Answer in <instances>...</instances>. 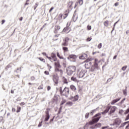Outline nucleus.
Listing matches in <instances>:
<instances>
[{"mask_svg": "<svg viewBox=\"0 0 129 129\" xmlns=\"http://www.w3.org/2000/svg\"><path fill=\"white\" fill-rule=\"evenodd\" d=\"M45 118L44 119V121H48L49 119L50 118V115L49 114V111H47L45 112Z\"/></svg>", "mask_w": 129, "mask_h": 129, "instance_id": "obj_12", "label": "nucleus"}, {"mask_svg": "<svg viewBox=\"0 0 129 129\" xmlns=\"http://www.w3.org/2000/svg\"><path fill=\"white\" fill-rule=\"evenodd\" d=\"M55 65V68H61V65L60 64V62H59V61L57 60V61H55L54 62Z\"/></svg>", "mask_w": 129, "mask_h": 129, "instance_id": "obj_18", "label": "nucleus"}, {"mask_svg": "<svg viewBox=\"0 0 129 129\" xmlns=\"http://www.w3.org/2000/svg\"><path fill=\"white\" fill-rule=\"evenodd\" d=\"M62 47V50L63 51V54L67 53V52H69V49L67 47V46H61Z\"/></svg>", "mask_w": 129, "mask_h": 129, "instance_id": "obj_16", "label": "nucleus"}, {"mask_svg": "<svg viewBox=\"0 0 129 129\" xmlns=\"http://www.w3.org/2000/svg\"><path fill=\"white\" fill-rule=\"evenodd\" d=\"M76 75H77L74 74L73 76L71 78V80L76 82V81H77V78H76Z\"/></svg>", "mask_w": 129, "mask_h": 129, "instance_id": "obj_23", "label": "nucleus"}, {"mask_svg": "<svg viewBox=\"0 0 129 129\" xmlns=\"http://www.w3.org/2000/svg\"><path fill=\"white\" fill-rule=\"evenodd\" d=\"M58 38L59 37V34L58 35H55L54 36V38L53 39V41H57L58 40V38H56V39H55V38Z\"/></svg>", "mask_w": 129, "mask_h": 129, "instance_id": "obj_37", "label": "nucleus"}, {"mask_svg": "<svg viewBox=\"0 0 129 129\" xmlns=\"http://www.w3.org/2000/svg\"><path fill=\"white\" fill-rule=\"evenodd\" d=\"M43 87H44V86L43 85V84H41V85H40L38 87V89H39V90H40V89H43Z\"/></svg>", "mask_w": 129, "mask_h": 129, "instance_id": "obj_41", "label": "nucleus"}, {"mask_svg": "<svg viewBox=\"0 0 129 129\" xmlns=\"http://www.w3.org/2000/svg\"><path fill=\"white\" fill-rule=\"evenodd\" d=\"M42 54L43 55V56H45V57H46V58H47V57H49L48 56V55H47V53H46V52H42Z\"/></svg>", "mask_w": 129, "mask_h": 129, "instance_id": "obj_50", "label": "nucleus"}, {"mask_svg": "<svg viewBox=\"0 0 129 129\" xmlns=\"http://www.w3.org/2000/svg\"><path fill=\"white\" fill-rule=\"evenodd\" d=\"M76 71V67L74 66H70L67 68V73L68 75H72L74 72Z\"/></svg>", "mask_w": 129, "mask_h": 129, "instance_id": "obj_3", "label": "nucleus"}, {"mask_svg": "<svg viewBox=\"0 0 129 129\" xmlns=\"http://www.w3.org/2000/svg\"><path fill=\"white\" fill-rule=\"evenodd\" d=\"M56 55L57 56V57L59 58V59H64V57H63V56L60 55V53H59V52H57Z\"/></svg>", "mask_w": 129, "mask_h": 129, "instance_id": "obj_29", "label": "nucleus"}, {"mask_svg": "<svg viewBox=\"0 0 129 129\" xmlns=\"http://www.w3.org/2000/svg\"><path fill=\"white\" fill-rule=\"evenodd\" d=\"M117 109V108L115 106H107L106 109L103 112L101 113H98L94 115L92 120L86 124V126H88L89 124L90 125H92V124H94V123L98 122V120H99L101 117L100 115H101V114H105L107 113V112L109 111V109H110L109 114H112V113H114V112H115V110H116Z\"/></svg>", "mask_w": 129, "mask_h": 129, "instance_id": "obj_1", "label": "nucleus"}, {"mask_svg": "<svg viewBox=\"0 0 129 129\" xmlns=\"http://www.w3.org/2000/svg\"><path fill=\"white\" fill-rule=\"evenodd\" d=\"M128 122H129V121H127V122H125L123 123L120 125V127H123V126H124L125 125V124H126V123H128Z\"/></svg>", "mask_w": 129, "mask_h": 129, "instance_id": "obj_36", "label": "nucleus"}, {"mask_svg": "<svg viewBox=\"0 0 129 129\" xmlns=\"http://www.w3.org/2000/svg\"><path fill=\"white\" fill-rule=\"evenodd\" d=\"M79 98V96H78V95L75 96L74 97L73 101H77Z\"/></svg>", "mask_w": 129, "mask_h": 129, "instance_id": "obj_28", "label": "nucleus"}, {"mask_svg": "<svg viewBox=\"0 0 129 129\" xmlns=\"http://www.w3.org/2000/svg\"><path fill=\"white\" fill-rule=\"evenodd\" d=\"M129 119V114L126 116L125 120H128Z\"/></svg>", "mask_w": 129, "mask_h": 129, "instance_id": "obj_55", "label": "nucleus"}, {"mask_svg": "<svg viewBox=\"0 0 129 129\" xmlns=\"http://www.w3.org/2000/svg\"><path fill=\"white\" fill-rule=\"evenodd\" d=\"M59 92L61 95L63 96H67L69 94L70 90L69 88L65 87L63 90H62V87L59 88Z\"/></svg>", "mask_w": 129, "mask_h": 129, "instance_id": "obj_4", "label": "nucleus"}, {"mask_svg": "<svg viewBox=\"0 0 129 129\" xmlns=\"http://www.w3.org/2000/svg\"><path fill=\"white\" fill-rule=\"evenodd\" d=\"M21 107L18 106V107H17V109L16 112H17V113L20 112L21 111Z\"/></svg>", "mask_w": 129, "mask_h": 129, "instance_id": "obj_40", "label": "nucleus"}, {"mask_svg": "<svg viewBox=\"0 0 129 129\" xmlns=\"http://www.w3.org/2000/svg\"><path fill=\"white\" fill-rule=\"evenodd\" d=\"M38 59H39V60H40L42 62H43L44 63H45V62H46V60L43 57H39Z\"/></svg>", "mask_w": 129, "mask_h": 129, "instance_id": "obj_33", "label": "nucleus"}, {"mask_svg": "<svg viewBox=\"0 0 129 129\" xmlns=\"http://www.w3.org/2000/svg\"><path fill=\"white\" fill-rule=\"evenodd\" d=\"M44 74H45V75H49V74H50V73H49V72L45 71L44 72Z\"/></svg>", "mask_w": 129, "mask_h": 129, "instance_id": "obj_54", "label": "nucleus"}, {"mask_svg": "<svg viewBox=\"0 0 129 129\" xmlns=\"http://www.w3.org/2000/svg\"><path fill=\"white\" fill-rule=\"evenodd\" d=\"M42 123H43V121H41V122H40L38 125V127H41V126H42Z\"/></svg>", "mask_w": 129, "mask_h": 129, "instance_id": "obj_42", "label": "nucleus"}, {"mask_svg": "<svg viewBox=\"0 0 129 129\" xmlns=\"http://www.w3.org/2000/svg\"><path fill=\"white\" fill-rule=\"evenodd\" d=\"M54 9V7H51L50 9V10H49V13H51V12H52V11H53V9Z\"/></svg>", "mask_w": 129, "mask_h": 129, "instance_id": "obj_56", "label": "nucleus"}, {"mask_svg": "<svg viewBox=\"0 0 129 129\" xmlns=\"http://www.w3.org/2000/svg\"><path fill=\"white\" fill-rule=\"evenodd\" d=\"M70 25H71V22H68L67 24V27L69 28V27H70Z\"/></svg>", "mask_w": 129, "mask_h": 129, "instance_id": "obj_46", "label": "nucleus"}, {"mask_svg": "<svg viewBox=\"0 0 129 129\" xmlns=\"http://www.w3.org/2000/svg\"><path fill=\"white\" fill-rule=\"evenodd\" d=\"M85 73H86V71L82 68H79L78 70V75H79V78H83L85 75Z\"/></svg>", "mask_w": 129, "mask_h": 129, "instance_id": "obj_6", "label": "nucleus"}, {"mask_svg": "<svg viewBox=\"0 0 129 129\" xmlns=\"http://www.w3.org/2000/svg\"><path fill=\"white\" fill-rule=\"evenodd\" d=\"M66 105H69V106H72V105H73V103H72V102H68Z\"/></svg>", "mask_w": 129, "mask_h": 129, "instance_id": "obj_32", "label": "nucleus"}, {"mask_svg": "<svg viewBox=\"0 0 129 129\" xmlns=\"http://www.w3.org/2000/svg\"><path fill=\"white\" fill-rule=\"evenodd\" d=\"M47 67H48L49 71H51V69L52 68V67L51 66H50V64H47Z\"/></svg>", "mask_w": 129, "mask_h": 129, "instance_id": "obj_44", "label": "nucleus"}, {"mask_svg": "<svg viewBox=\"0 0 129 129\" xmlns=\"http://www.w3.org/2000/svg\"><path fill=\"white\" fill-rule=\"evenodd\" d=\"M92 40V38L91 37H88L86 41L87 42H90V40Z\"/></svg>", "mask_w": 129, "mask_h": 129, "instance_id": "obj_48", "label": "nucleus"}, {"mask_svg": "<svg viewBox=\"0 0 129 129\" xmlns=\"http://www.w3.org/2000/svg\"><path fill=\"white\" fill-rule=\"evenodd\" d=\"M91 29H92L91 25H88L87 26V30L88 31H90V30H91Z\"/></svg>", "mask_w": 129, "mask_h": 129, "instance_id": "obj_34", "label": "nucleus"}, {"mask_svg": "<svg viewBox=\"0 0 129 129\" xmlns=\"http://www.w3.org/2000/svg\"><path fill=\"white\" fill-rule=\"evenodd\" d=\"M69 41H70L69 37H65L63 39V42L61 43V46H68V45H69Z\"/></svg>", "mask_w": 129, "mask_h": 129, "instance_id": "obj_10", "label": "nucleus"}, {"mask_svg": "<svg viewBox=\"0 0 129 129\" xmlns=\"http://www.w3.org/2000/svg\"><path fill=\"white\" fill-rule=\"evenodd\" d=\"M88 117H89V113H87L85 114V118H87Z\"/></svg>", "mask_w": 129, "mask_h": 129, "instance_id": "obj_52", "label": "nucleus"}, {"mask_svg": "<svg viewBox=\"0 0 129 129\" xmlns=\"http://www.w3.org/2000/svg\"><path fill=\"white\" fill-rule=\"evenodd\" d=\"M12 111H14L15 112V111H16V109L15 108H13Z\"/></svg>", "mask_w": 129, "mask_h": 129, "instance_id": "obj_63", "label": "nucleus"}, {"mask_svg": "<svg viewBox=\"0 0 129 129\" xmlns=\"http://www.w3.org/2000/svg\"><path fill=\"white\" fill-rule=\"evenodd\" d=\"M53 99V100H54V101H58V97H57L56 96H54Z\"/></svg>", "mask_w": 129, "mask_h": 129, "instance_id": "obj_47", "label": "nucleus"}, {"mask_svg": "<svg viewBox=\"0 0 129 129\" xmlns=\"http://www.w3.org/2000/svg\"><path fill=\"white\" fill-rule=\"evenodd\" d=\"M99 63H100V60H98L97 58H95L93 64L92 65L90 70V71H91V72H93L94 71H95V70L99 69Z\"/></svg>", "mask_w": 129, "mask_h": 129, "instance_id": "obj_2", "label": "nucleus"}, {"mask_svg": "<svg viewBox=\"0 0 129 129\" xmlns=\"http://www.w3.org/2000/svg\"><path fill=\"white\" fill-rule=\"evenodd\" d=\"M102 47V44L101 43H99L98 45V49H101Z\"/></svg>", "mask_w": 129, "mask_h": 129, "instance_id": "obj_43", "label": "nucleus"}, {"mask_svg": "<svg viewBox=\"0 0 129 129\" xmlns=\"http://www.w3.org/2000/svg\"><path fill=\"white\" fill-rule=\"evenodd\" d=\"M103 24L105 27H108L109 25V21H108V20H106V21L104 22Z\"/></svg>", "mask_w": 129, "mask_h": 129, "instance_id": "obj_25", "label": "nucleus"}, {"mask_svg": "<svg viewBox=\"0 0 129 129\" xmlns=\"http://www.w3.org/2000/svg\"><path fill=\"white\" fill-rule=\"evenodd\" d=\"M93 58H90L86 59V62H87L85 64V67L86 69H89L91 67V64H92L90 61H92Z\"/></svg>", "mask_w": 129, "mask_h": 129, "instance_id": "obj_7", "label": "nucleus"}, {"mask_svg": "<svg viewBox=\"0 0 129 129\" xmlns=\"http://www.w3.org/2000/svg\"><path fill=\"white\" fill-rule=\"evenodd\" d=\"M73 5V2L71 1L68 3V7L69 9H71L72 8V6Z\"/></svg>", "mask_w": 129, "mask_h": 129, "instance_id": "obj_26", "label": "nucleus"}, {"mask_svg": "<svg viewBox=\"0 0 129 129\" xmlns=\"http://www.w3.org/2000/svg\"><path fill=\"white\" fill-rule=\"evenodd\" d=\"M19 20L21 21H23V17H20L19 18Z\"/></svg>", "mask_w": 129, "mask_h": 129, "instance_id": "obj_62", "label": "nucleus"}, {"mask_svg": "<svg viewBox=\"0 0 129 129\" xmlns=\"http://www.w3.org/2000/svg\"><path fill=\"white\" fill-rule=\"evenodd\" d=\"M76 58H77V56H76V55L74 54H70L68 57V60H70V61H72V62H75Z\"/></svg>", "mask_w": 129, "mask_h": 129, "instance_id": "obj_11", "label": "nucleus"}, {"mask_svg": "<svg viewBox=\"0 0 129 129\" xmlns=\"http://www.w3.org/2000/svg\"><path fill=\"white\" fill-rule=\"evenodd\" d=\"M87 58V54L84 53L80 56L79 58L81 59L82 60H84V59H86Z\"/></svg>", "mask_w": 129, "mask_h": 129, "instance_id": "obj_19", "label": "nucleus"}, {"mask_svg": "<svg viewBox=\"0 0 129 129\" xmlns=\"http://www.w3.org/2000/svg\"><path fill=\"white\" fill-rule=\"evenodd\" d=\"M123 93L124 95L126 96V95H127L126 88L125 90H123Z\"/></svg>", "mask_w": 129, "mask_h": 129, "instance_id": "obj_35", "label": "nucleus"}, {"mask_svg": "<svg viewBox=\"0 0 129 129\" xmlns=\"http://www.w3.org/2000/svg\"><path fill=\"white\" fill-rule=\"evenodd\" d=\"M68 30H69V27L67 26L66 27L64 28V29H63L62 33H66V32H67Z\"/></svg>", "mask_w": 129, "mask_h": 129, "instance_id": "obj_30", "label": "nucleus"}, {"mask_svg": "<svg viewBox=\"0 0 129 129\" xmlns=\"http://www.w3.org/2000/svg\"><path fill=\"white\" fill-rule=\"evenodd\" d=\"M67 101L66 100L62 99V101H61L60 106H61L63 105V104H64V103H66Z\"/></svg>", "mask_w": 129, "mask_h": 129, "instance_id": "obj_31", "label": "nucleus"}, {"mask_svg": "<svg viewBox=\"0 0 129 129\" xmlns=\"http://www.w3.org/2000/svg\"><path fill=\"white\" fill-rule=\"evenodd\" d=\"M52 80L55 85H58L59 83V77L57 75H52Z\"/></svg>", "mask_w": 129, "mask_h": 129, "instance_id": "obj_9", "label": "nucleus"}, {"mask_svg": "<svg viewBox=\"0 0 129 129\" xmlns=\"http://www.w3.org/2000/svg\"><path fill=\"white\" fill-rule=\"evenodd\" d=\"M20 105H25V102H22L21 103H20Z\"/></svg>", "mask_w": 129, "mask_h": 129, "instance_id": "obj_60", "label": "nucleus"}, {"mask_svg": "<svg viewBox=\"0 0 129 129\" xmlns=\"http://www.w3.org/2000/svg\"><path fill=\"white\" fill-rule=\"evenodd\" d=\"M120 100V98L113 100L111 102V104L112 105H113L115 103H116V102H118V101H119Z\"/></svg>", "mask_w": 129, "mask_h": 129, "instance_id": "obj_21", "label": "nucleus"}, {"mask_svg": "<svg viewBox=\"0 0 129 129\" xmlns=\"http://www.w3.org/2000/svg\"><path fill=\"white\" fill-rule=\"evenodd\" d=\"M63 18V14L62 13H60L58 16V21H61L62 19Z\"/></svg>", "mask_w": 129, "mask_h": 129, "instance_id": "obj_27", "label": "nucleus"}, {"mask_svg": "<svg viewBox=\"0 0 129 129\" xmlns=\"http://www.w3.org/2000/svg\"><path fill=\"white\" fill-rule=\"evenodd\" d=\"M107 126H104L102 127V129H105V128H107Z\"/></svg>", "mask_w": 129, "mask_h": 129, "instance_id": "obj_64", "label": "nucleus"}, {"mask_svg": "<svg viewBox=\"0 0 129 129\" xmlns=\"http://www.w3.org/2000/svg\"><path fill=\"white\" fill-rule=\"evenodd\" d=\"M95 126H97V127H100V126H101V123H98L95 125Z\"/></svg>", "mask_w": 129, "mask_h": 129, "instance_id": "obj_45", "label": "nucleus"}, {"mask_svg": "<svg viewBox=\"0 0 129 129\" xmlns=\"http://www.w3.org/2000/svg\"><path fill=\"white\" fill-rule=\"evenodd\" d=\"M78 4L80 6H82L83 5V0H78L75 5V9L78 6Z\"/></svg>", "mask_w": 129, "mask_h": 129, "instance_id": "obj_14", "label": "nucleus"}, {"mask_svg": "<svg viewBox=\"0 0 129 129\" xmlns=\"http://www.w3.org/2000/svg\"><path fill=\"white\" fill-rule=\"evenodd\" d=\"M118 5H119V3L118 2H117L114 4L115 7H117V6H118Z\"/></svg>", "mask_w": 129, "mask_h": 129, "instance_id": "obj_57", "label": "nucleus"}, {"mask_svg": "<svg viewBox=\"0 0 129 129\" xmlns=\"http://www.w3.org/2000/svg\"><path fill=\"white\" fill-rule=\"evenodd\" d=\"M62 106H61L60 107H59V111L57 113V114H60L61 113V111H62Z\"/></svg>", "mask_w": 129, "mask_h": 129, "instance_id": "obj_38", "label": "nucleus"}, {"mask_svg": "<svg viewBox=\"0 0 129 129\" xmlns=\"http://www.w3.org/2000/svg\"><path fill=\"white\" fill-rule=\"evenodd\" d=\"M30 80H31V81H34V80H35V77H34V76L31 77L30 78Z\"/></svg>", "mask_w": 129, "mask_h": 129, "instance_id": "obj_53", "label": "nucleus"}, {"mask_svg": "<svg viewBox=\"0 0 129 129\" xmlns=\"http://www.w3.org/2000/svg\"><path fill=\"white\" fill-rule=\"evenodd\" d=\"M38 6H39V4H35V6H34V10H36V9H37V8L38 7Z\"/></svg>", "mask_w": 129, "mask_h": 129, "instance_id": "obj_49", "label": "nucleus"}, {"mask_svg": "<svg viewBox=\"0 0 129 129\" xmlns=\"http://www.w3.org/2000/svg\"><path fill=\"white\" fill-rule=\"evenodd\" d=\"M77 19H78V16L76 15V14L74 13L72 18L73 22H76V21H77Z\"/></svg>", "mask_w": 129, "mask_h": 129, "instance_id": "obj_20", "label": "nucleus"}, {"mask_svg": "<svg viewBox=\"0 0 129 129\" xmlns=\"http://www.w3.org/2000/svg\"><path fill=\"white\" fill-rule=\"evenodd\" d=\"M5 22H6V21L5 20H3L2 21V25H3V24H5Z\"/></svg>", "mask_w": 129, "mask_h": 129, "instance_id": "obj_61", "label": "nucleus"}, {"mask_svg": "<svg viewBox=\"0 0 129 129\" xmlns=\"http://www.w3.org/2000/svg\"><path fill=\"white\" fill-rule=\"evenodd\" d=\"M54 118H55V116H53V118L50 120V122H52L54 120Z\"/></svg>", "mask_w": 129, "mask_h": 129, "instance_id": "obj_59", "label": "nucleus"}, {"mask_svg": "<svg viewBox=\"0 0 129 129\" xmlns=\"http://www.w3.org/2000/svg\"><path fill=\"white\" fill-rule=\"evenodd\" d=\"M62 81L64 84H68V81H67V79H66L65 77H63L62 78Z\"/></svg>", "mask_w": 129, "mask_h": 129, "instance_id": "obj_22", "label": "nucleus"}, {"mask_svg": "<svg viewBox=\"0 0 129 129\" xmlns=\"http://www.w3.org/2000/svg\"><path fill=\"white\" fill-rule=\"evenodd\" d=\"M115 124H117V125H119L120 123H121V120L119 118H116L114 120Z\"/></svg>", "mask_w": 129, "mask_h": 129, "instance_id": "obj_17", "label": "nucleus"}, {"mask_svg": "<svg viewBox=\"0 0 129 129\" xmlns=\"http://www.w3.org/2000/svg\"><path fill=\"white\" fill-rule=\"evenodd\" d=\"M129 112V108L127 109L124 112V114H127Z\"/></svg>", "mask_w": 129, "mask_h": 129, "instance_id": "obj_51", "label": "nucleus"}, {"mask_svg": "<svg viewBox=\"0 0 129 129\" xmlns=\"http://www.w3.org/2000/svg\"><path fill=\"white\" fill-rule=\"evenodd\" d=\"M47 89L48 91H49V90H50L51 89V87L50 86H47Z\"/></svg>", "mask_w": 129, "mask_h": 129, "instance_id": "obj_58", "label": "nucleus"}, {"mask_svg": "<svg viewBox=\"0 0 129 129\" xmlns=\"http://www.w3.org/2000/svg\"><path fill=\"white\" fill-rule=\"evenodd\" d=\"M54 72H55L56 75H58L60 77L63 75V70L61 68H55Z\"/></svg>", "mask_w": 129, "mask_h": 129, "instance_id": "obj_8", "label": "nucleus"}, {"mask_svg": "<svg viewBox=\"0 0 129 129\" xmlns=\"http://www.w3.org/2000/svg\"><path fill=\"white\" fill-rule=\"evenodd\" d=\"M60 29H61V27L59 25H55L54 27V33L57 34Z\"/></svg>", "mask_w": 129, "mask_h": 129, "instance_id": "obj_15", "label": "nucleus"}, {"mask_svg": "<svg viewBox=\"0 0 129 129\" xmlns=\"http://www.w3.org/2000/svg\"><path fill=\"white\" fill-rule=\"evenodd\" d=\"M69 15V10H66L63 13V15H62L63 20H65V19H66V18L68 17Z\"/></svg>", "mask_w": 129, "mask_h": 129, "instance_id": "obj_13", "label": "nucleus"}, {"mask_svg": "<svg viewBox=\"0 0 129 129\" xmlns=\"http://www.w3.org/2000/svg\"><path fill=\"white\" fill-rule=\"evenodd\" d=\"M126 68H127V66H125L122 67L121 69L123 71H125V70H126Z\"/></svg>", "mask_w": 129, "mask_h": 129, "instance_id": "obj_39", "label": "nucleus"}, {"mask_svg": "<svg viewBox=\"0 0 129 129\" xmlns=\"http://www.w3.org/2000/svg\"><path fill=\"white\" fill-rule=\"evenodd\" d=\"M70 89L73 91H76V87H75V86H74V85H71L70 86Z\"/></svg>", "mask_w": 129, "mask_h": 129, "instance_id": "obj_24", "label": "nucleus"}, {"mask_svg": "<svg viewBox=\"0 0 129 129\" xmlns=\"http://www.w3.org/2000/svg\"><path fill=\"white\" fill-rule=\"evenodd\" d=\"M47 58L51 62H57V61H58V58H57V56H56V53L54 52H52L50 54V56H47Z\"/></svg>", "mask_w": 129, "mask_h": 129, "instance_id": "obj_5", "label": "nucleus"}]
</instances>
